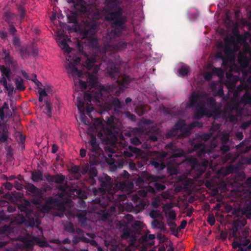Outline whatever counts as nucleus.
Returning <instances> with one entry per match:
<instances>
[{
  "instance_id": "15",
  "label": "nucleus",
  "mask_w": 251,
  "mask_h": 251,
  "mask_svg": "<svg viewBox=\"0 0 251 251\" xmlns=\"http://www.w3.org/2000/svg\"><path fill=\"white\" fill-rule=\"evenodd\" d=\"M172 205L170 203L165 204L163 207V210L165 215H167L168 218L172 220L176 219V212L172 209Z\"/></svg>"
},
{
  "instance_id": "13",
  "label": "nucleus",
  "mask_w": 251,
  "mask_h": 251,
  "mask_svg": "<svg viewBox=\"0 0 251 251\" xmlns=\"http://www.w3.org/2000/svg\"><path fill=\"white\" fill-rule=\"evenodd\" d=\"M166 154H162L161 157L158 159H153L150 161V164L153 166L157 171H161L166 167V165L164 162V158Z\"/></svg>"
},
{
  "instance_id": "40",
  "label": "nucleus",
  "mask_w": 251,
  "mask_h": 251,
  "mask_svg": "<svg viewBox=\"0 0 251 251\" xmlns=\"http://www.w3.org/2000/svg\"><path fill=\"white\" fill-rule=\"evenodd\" d=\"M5 145V149L6 151V157L10 160L13 158V149L11 146H8V144Z\"/></svg>"
},
{
  "instance_id": "34",
  "label": "nucleus",
  "mask_w": 251,
  "mask_h": 251,
  "mask_svg": "<svg viewBox=\"0 0 251 251\" xmlns=\"http://www.w3.org/2000/svg\"><path fill=\"white\" fill-rule=\"evenodd\" d=\"M78 14L75 12L70 11V14L67 15L68 23L75 24L77 23Z\"/></svg>"
},
{
  "instance_id": "8",
  "label": "nucleus",
  "mask_w": 251,
  "mask_h": 251,
  "mask_svg": "<svg viewBox=\"0 0 251 251\" xmlns=\"http://www.w3.org/2000/svg\"><path fill=\"white\" fill-rule=\"evenodd\" d=\"M18 208L22 212H23V214L27 218L26 222L28 226L31 227L36 226L37 228L41 229L39 228L41 220L38 217L34 218L33 217V210L32 209L30 208L27 205L23 204L20 205L18 206Z\"/></svg>"
},
{
  "instance_id": "48",
  "label": "nucleus",
  "mask_w": 251,
  "mask_h": 251,
  "mask_svg": "<svg viewBox=\"0 0 251 251\" xmlns=\"http://www.w3.org/2000/svg\"><path fill=\"white\" fill-rule=\"evenodd\" d=\"M45 113L46 114V115L49 117H51L52 107H51L50 104L48 101L46 102V107H45Z\"/></svg>"
},
{
  "instance_id": "35",
  "label": "nucleus",
  "mask_w": 251,
  "mask_h": 251,
  "mask_svg": "<svg viewBox=\"0 0 251 251\" xmlns=\"http://www.w3.org/2000/svg\"><path fill=\"white\" fill-rule=\"evenodd\" d=\"M239 104L236 102H231L226 106V109L229 111V113L234 114L236 110L238 107Z\"/></svg>"
},
{
  "instance_id": "5",
  "label": "nucleus",
  "mask_w": 251,
  "mask_h": 251,
  "mask_svg": "<svg viewBox=\"0 0 251 251\" xmlns=\"http://www.w3.org/2000/svg\"><path fill=\"white\" fill-rule=\"evenodd\" d=\"M194 150L197 151V156L201 159L206 157L209 156L210 157H213L214 159L216 158L215 155L211 156L212 152L207 150V146L204 143H198L194 145ZM204 160L201 164L196 163L192 167V169L195 171L198 176H201L206 170L209 164V160L204 158Z\"/></svg>"
},
{
  "instance_id": "38",
  "label": "nucleus",
  "mask_w": 251,
  "mask_h": 251,
  "mask_svg": "<svg viewBox=\"0 0 251 251\" xmlns=\"http://www.w3.org/2000/svg\"><path fill=\"white\" fill-rule=\"evenodd\" d=\"M112 106L115 108H121L122 107L121 102L119 99L117 98H112L111 100Z\"/></svg>"
},
{
  "instance_id": "54",
  "label": "nucleus",
  "mask_w": 251,
  "mask_h": 251,
  "mask_svg": "<svg viewBox=\"0 0 251 251\" xmlns=\"http://www.w3.org/2000/svg\"><path fill=\"white\" fill-rule=\"evenodd\" d=\"M179 131L175 127L171 129L167 133L168 137H175L177 135Z\"/></svg>"
},
{
  "instance_id": "3",
  "label": "nucleus",
  "mask_w": 251,
  "mask_h": 251,
  "mask_svg": "<svg viewBox=\"0 0 251 251\" xmlns=\"http://www.w3.org/2000/svg\"><path fill=\"white\" fill-rule=\"evenodd\" d=\"M115 84L116 82L113 84L108 86L107 88L102 86L99 90L92 91L90 93H84L83 99H80L79 97H77L76 99L77 106L80 112L83 113L85 111V101L90 102L92 100H94L99 103H102V101L106 99V98L108 97L110 93L116 97H119V96H116L115 92L111 91L110 89V87Z\"/></svg>"
},
{
  "instance_id": "22",
  "label": "nucleus",
  "mask_w": 251,
  "mask_h": 251,
  "mask_svg": "<svg viewBox=\"0 0 251 251\" xmlns=\"http://www.w3.org/2000/svg\"><path fill=\"white\" fill-rule=\"evenodd\" d=\"M243 190L245 191V197L251 198V177L248 178L244 183Z\"/></svg>"
},
{
  "instance_id": "16",
  "label": "nucleus",
  "mask_w": 251,
  "mask_h": 251,
  "mask_svg": "<svg viewBox=\"0 0 251 251\" xmlns=\"http://www.w3.org/2000/svg\"><path fill=\"white\" fill-rule=\"evenodd\" d=\"M152 185L157 191H161L166 188V186L164 183L162 182L161 178L157 176L152 177Z\"/></svg>"
},
{
  "instance_id": "45",
  "label": "nucleus",
  "mask_w": 251,
  "mask_h": 251,
  "mask_svg": "<svg viewBox=\"0 0 251 251\" xmlns=\"http://www.w3.org/2000/svg\"><path fill=\"white\" fill-rule=\"evenodd\" d=\"M65 230L69 233L73 234L75 233V226L71 223H69L65 226Z\"/></svg>"
},
{
  "instance_id": "43",
  "label": "nucleus",
  "mask_w": 251,
  "mask_h": 251,
  "mask_svg": "<svg viewBox=\"0 0 251 251\" xmlns=\"http://www.w3.org/2000/svg\"><path fill=\"white\" fill-rule=\"evenodd\" d=\"M185 125V122L184 120H179L175 124L174 127L177 129V130L181 131V130H184Z\"/></svg>"
},
{
  "instance_id": "2",
  "label": "nucleus",
  "mask_w": 251,
  "mask_h": 251,
  "mask_svg": "<svg viewBox=\"0 0 251 251\" xmlns=\"http://www.w3.org/2000/svg\"><path fill=\"white\" fill-rule=\"evenodd\" d=\"M109 22L111 23V29L103 36V41L105 55L108 54L110 56H102L101 60L108 63L107 73L111 78L116 80V84L110 87V90L115 92L116 96H120L127 88L128 84L131 81V78L127 75H122L119 67L116 65L117 58L119 57L116 52L125 50L127 47V43L125 41H120L116 43L114 42L117 37L121 35L126 28L127 21L124 22L121 26L114 24L115 21Z\"/></svg>"
},
{
  "instance_id": "7",
  "label": "nucleus",
  "mask_w": 251,
  "mask_h": 251,
  "mask_svg": "<svg viewBox=\"0 0 251 251\" xmlns=\"http://www.w3.org/2000/svg\"><path fill=\"white\" fill-rule=\"evenodd\" d=\"M60 45L62 46V49L67 52L66 60L69 62V68L73 72L76 74L78 76H80L82 73L81 72L77 69L76 65L80 62V57L77 56L72 52V50H73L69 46L65 39L61 40L60 42Z\"/></svg>"
},
{
  "instance_id": "60",
  "label": "nucleus",
  "mask_w": 251,
  "mask_h": 251,
  "mask_svg": "<svg viewBox=\"0 0 251 251\" xmlns=\"http://www.w3.org/2000/svg\"><path fill=\"white\" fill-rule=\"evenodd\" d=\"M9 54H10V50L4 48H3L2 49V53H0V55L1 56L2 59L5 57H7Z\"/></svg>"
},
{
  "instance_id": "11",
  "label": "nucleus",
  "mask_w": 251,
  "mask_h": 251,
  "mask_svg": "<svg viewBox=\"0 0 251 251\" xmlns=\"http://www.w3.org/2000/svg\"><path fill=\"white\" fill-rule=\"evenodd\" d=\"M96 62V56H93L87 57L86 60L83 62V66L88 71H92L93 73L97 74L99 70V67L95 65Z\"/></svg>"
},
{
  "instance_id": "64",
  "label": "nucleus",
  "mask_w": 251,
  "mask_h": 251,
  "mask_svg": "<svg viewBox=\"0 0 251 251\" xmlns=\"http://www.w3.org/2000/svg\"><path fill=\"white\" fill-rule=\"evenodd\" d=\"M52 208V206L49 204L48 202L46 201L44 205L43 206L42 209L44 212H49Z\"/></svg>"
},
{
  "instance_id": "6",
  "label": "nucleus",
  "mask_w": 251,
  "mask_h": 251,
  "mask_svg": "<svg viewBox=\"0 0 251 251\" xmlns=\"http://www.w3.org/2000/svg\"><path fill=\"white\" fill-rule=\"evenodd\" d=\"M207 97L205 93L200 91H194L191 93L189 99V106L190 107H196V111L194 117L200 119L204 115L205 113V102L204 99Z\"/></svg>"
},
{
  "instance_id": "18",
  "label": "nucleus",
  "mask_w": 251,
  "mask_h": 251,
  "mask_svg": "<svg viewBox=\"0 0 251 251\" xmlns=\"http://www.w3.org/2000/svg\"><path fill=\"white\" fill-rule=\"evenodd\" d=\"M108 135L110 136L111 140H110L108 137L103 139L106 145L112 143L113 141L117 140V135L118 132L115 131L114 129H109L107 131Z\"/></svg>"
},
{
  "instance_id": "1",
  "label": "nucleus",
  "mask_w": 251,
  "mask_h": 251,
  "mask_svg": "<svg viewBox=\"0 0 251 251\" xmlns=\"http://www.w3.org/2000/svg\"><path fill=\"white\" fill-rule=\"evenodd\" d=\"M88 144L89 148L87 146V148L93 154L92 156H90V164L86 163L82 166L80 173L82 175L88 174V176L86 177L84 180L86 184L92 187L90 190L92 191L93 195L99 196L92 201L93 208L95 209L96 212L102 215L104 218H107L109 214L106 212V210L108 202L111 200L106 195H113V180L106 174L98 176V173L95 166L99 164V161L95 157L100 154L101 150L95 135H91Z\"/></svg>"
},
{
  "instance_id": "12",
  "label": "nucleus",
  "mask_w": 251,
  "mask_h": 251,
  "mask_svg": "<svg viewBox=\"0 0 251 251\" xmlns=\"http://www.w3.org/2000/svg\"><path fill=\"white\" fill-rule=\"evenodd\" d=\"M97 32V25L96 23H93L90 27H85L82 30L81 32L86 38H92L96 34Z\"/></svg>"
},
{
  "instance_id": "53",
  "label": "nucleus",
  "mask_w": 251,
  "mask_h": 251,
  "mask_svg": "<svg viewBox=\"0 0 251 251\" xmlns=\"http://www.w3.org/2000/svg\"><path fill=\"white\" fill-rule=\"evenodd\" d=\"M105 150L108 153V155L109 157H112V156H114V154L115 153V147H105Z\"/></svg>"
},
{
  "instance_id": "39",
  "label": "nucleus",
  "mask_w": 251,
  "mask_h": 251,
  "mask_svg": "<svg viewBox=\"0 0 251 251\" xmlns=\"http://www.w3.org/2000/svg\"><path fill=\"white\" fill-rule=\"evenodd\" d=\"M88 43L93 48L95 49H99L98 40L96 38L92 37L89 38Z\"/></svg>"
},
{
  "instance_id": "21",
  "label": "nucleus",
  "mask_w": 251,
  "mask_h": 251,
  "mask_svg": "<svg viewBox=\"0 0 251 251\" xmlns=\"http://www.w3.org/2000/svg\"><path fill=\"white\" fill-rule=\"evenodd\" d=\"M240 103L245 105L251 104V93L249 90H246L240 100Z\"/></svg>"
},
{
  "instance_id": "47",
  "label": "nucleus",
  "mask_w": 251,
  "mask_h": 251,
  "mask_svg": "<svg viewBox=\"0 0 251 251\" xmlns=\"http://www.w3.org/2000/svg\"><path fill=\"white\" fill-rule=\"evenodd\" d=\"M243 243H240L238 242H234L232 244V247L234 249L239 248L237 251H246V249H244Z\"/></svg>"
},
{
  "instance_id": "20",
  "label": "nucleus",
  "mask_w": 251,
  "mask_h": 251,
  "mask_svg": "<svg viewBox=\"0 0 251 251\" xmlns=\"http://www.w3.org/2000/svg\"><path fill=\"white\" fill-rule=\"evenodd\" d=\"M242 213L248 219L251 218V200L246 202V204L242 209Z\"/></svg>"
},
{
  "instance_id": "50",
  "label": "nucleus",
  "mask_w": 251,
  "mask_h": 251,
  "mask_svg": "<svg viewBox=\"0 0 251 251\" xmlns=\"http://www.w3.org/2000/svg\"><path fill=\"white\" fill-rule=\"evenodd\" d=\"M49 204L51 205H56L58 204V201L56 198L53 197H49L46 201Z\"/></svg>"
},
{
  "instance_id": "44",
  "label": "nucleus",
  "mask_w": 251,
  "mask_h": 251,
  "mask_svg": "<svg viewBox=\"0 0 251 251\" xmlns=\"http://www.w3.org/2000/svg\"><path fill=\"white\" fill-rule=\"evenodd\" d=\"M178 73L181 76H184L188 75L189 72V67L187 66H182L178 69Z\"/></svg>"
},
{
  "instance_id": "58",
  "label": "nucleus",
  "mask_w": 251,
  "mask_h": 251,
  "mask_svg": "<svg viewBox=\"0 0 251 251\" xmlns=\"http://www.w3.org/2000/svg\"><path fill=\"white\" fill-rule=\"evenodd\" d=\"M202 123L199 121H194L190 124L191 129H193L195 127H202Z\"/></svg>"
},
{
  "instance_id": "28",
  "label": "nucleus",
  "mask_w": 251,
  "mask_h": 251,
  "mask_svg": "<svg viewBox=\"0 0 251 251\" xmlns=\"http://www.w3.org/2000/svg\"><path fill=\"white\" fill-rule=\"evenodd\" d=\"M3 60L6 66L15 67L17 65L16 60L14 59L13 56L9 54L7 57L3 58Z\"/></svg>"
},
{
  "instance_id": "36",
  "label": "nucleus",
  "mask_w": 251,
  "mask_h": 251,
  "mask_svg": "<svg viewBox=\"0 0 251 251\" xmlns=\"http://www.w3.org/2000/svg\"><path fill=\"white\" fill-rule=\"evenodd\" d=\"M225 46H231L232 45H234V47L236 50H238V47L235 43L234 39L233 37H226L225 40Z\"/></svg>"
},
{
  "instance_id": "25",
  "label": "nucleus",
  "mask_w": 251,
  "mask_h": 251,
  "mask_svg": "<svg viewBox=\"0 0 251 251\" xmlns=\"http://www.w3.org/2000/svg\"><path fill=\"white\" fill-rule=\"evenodd\" d=\"M21 3L22 4H16L17 9L19 12V16L20 18L21 22H22L23 21V19L25 17V14L26 12V9L24 6V5L25 4V3L24 1H21Z\"/></svg>"
},
{
  "instance_id": "32",
  "label": "nucleus",
  "mask_w": 251,
  "mask_h": 251,
  "mask_svg": "<svg viewBox=\"0 0 251 251\" xmlns=\"http://www.w3.org/2000/svg\"><path fill=\"white\" fill-rule=\"evenodd\" d=\"M121 118L123 119H127L131 122H135L136 120V116L129 111L122 112L121 113Z\"/></svg>"
},
{
  "instance_id": "26",
  "label": "nucleus",
  "mask_w": 251,
  "mask_h": 251,
  "mask_svg": "<svg viewBox=\"0 0 251 251\" xmlns=\"http://www.w3.org/2000/svg\"><path fill=\"white\" fill-rule=\"evenodd\" d=\"M16 88L19 91H24L26 87L24 84V79L21 76H18L14 80Z\"/></svg>"
},
{
  "instance_id": "9",
  "label": "nucleus",
  "mask_w": 251,
  "mask_h": 251,
  "mask_svg": "<svg viewBox=\"0 0 251 251\" xmlns=\"http://www.w3.org/2000/svg\"><path fill=\"white\" fill-rule=\"evenodd\" d=\"M141 153V150L136 147L131 146H125L124 149L121 151V155L125 158L133 156V155H139Z\"/></svg>"
},
{
  "instance_id": "59",
  "label": "nucleus",
  "mask_w": 251,
  "mask_h": 251,
  "mask_svg": "<svg viewBox=\"0 0 251 251\" xmlns=\"http://www.w3.org/2000/svg\"><path fill=\"white\" fill-rule=\"evenodd\" d=\"M207 223L211 226H213L215 223V218L213 215L209 214L207 219Z\"/></svg>"
},
{
  "instance_id": "10",
  "label": "nucleus",
  "mask_w": 251,
  "mask_h": 251,
  "mask_svg": "<svg viewBox=\"0 0 251 251\" xmlns=\"http://www.w3.org/2000/svg\"><path fill=\"white\" fill-rule=\"evenodd\" d=\"M74 4V9L80 14H85L88 11L86 3L83 0H70Z\"/></svg>"
},
{
  "instance_id": "33",
  "label": "nucleus",
  "mask_w": 251,
  "mask_h": 251,
  "mask_svg": "<svg viewBox=\"0 0 251 251\" xmlns=\"http://www.w3.org/2000/svg\"><path fill=\"white\" fill-rule=\"evenodd\" d=\"M227 83L230 84H235L238 80L239 77L237 75H234L230 73H227L226 75Z\"/></svg>"
},
{
  "instance_id": "52",
  "label": "nucleus",
  "mask_w": 251,
  "mask_h": 251,
  "mask_svg": "<svg viewBox=\"0 0 251 251\" xmlns=\"http://www.w3.org/2000/svg\"><path fill=\"white\" fill-rule=\"evenodd\" d=\"M4 17L5 22H8L13 18L14 14L10 12L6 11L4 13Z\"/></svg>"
},
{
  "instance_id": "63",
  "label": "nucleus",
  "mask_w": 251,
  "mask_h": 251,
  "mask_svg": "<svg viewBox=\"0 0 251 251\" xmlns=\"http://www.w3.org/2000/svg\"><path fill=\"white\" fill-rule=\"evenodd\" d=\"M211 133H203L201 135L200 137L202 140L206 142L211 138Z\"/></svg>"
},
{
  "instance_id": "51",
  "label": "nucleus",
  "mask_w": 251,
  "mask_h": 251,
  "mask_svg": "<svg viewBox=\"0 0 251 251\" xmlns=\"http://www.w3.org/2000/svg\"><path fill=\"white\" fill-rule=\"evenodd\" d=\"M150 216L151 218L155 219L162 217L161 214L156 210H152L150 213Z\"/></svg>"
},
{
  "instance_id": "30",
  "label": "nucleus",
  "mask_w": 251,
  "mask_h": 251,
  "mask_svg": "<svg viewBox=\"0 0 251 251\" xmlns=\"http://www.w3.org/2000/svg\"><path fill=\"white\" fill-rule=\"evenodd\" d=\"M0 71L2 76H6L7 78L11 77L12 73L11 69L8 66L0 65Z\"/></svg>"
},
{
  "instance_id": "55",
  "label": "nucleus",
  "mask_w": 251,
  "mask_h": 251,
  "mask_svg": "<svg viewBox=\"0 0 251 251\" xmlns=\"http://www.w3.org/2000/svg\"><path fill=\"white\" fill-rule=\"evenodd\" d=\"M130 143L134 146H138L141 144V142L139 138L137 137H134L130 139Z\"/></svg>"
},
{
  "instance_id": "42",
  "label": "nucleus",
  "mask_w": 251,
  "mask_h": 251,
  "mask_svg": "<svg viewBox=\"0 0 251 251\" xmlns=\"http://www.w3.org/2000/svg\"><path fill=\"white\" fill-rule=\"evenodd\" d=\"M78 221L82 226H85L87 225V218L85 215H77Z\"/></svg>"
},
{
  "instance_id": "61",
  "label": "nucleus",
  "mask_w": 251,
  "mask_h": 251,
  "mask_svg": "<svg viewBox=\"0 0 251 251\" xmlns=\"http://www.w3.org/2000/svg\"><path fill=\"white\" fill-rule=\"evenodd\" d=\"M184 128H185L184 129V130H181L180 132L182 133V134L183 136H185L188 135L190 133L191 130H192V129H191L190 125H189V126H187L185 125Z\"/></svg>"
},
{
  "instance_id": "23",
  "label": "nucleus",
  "mask_w": 251,
  "mask_h": 251,
  "mask_svg": "<svg viewBox=\"0 0 251 251\" xmlns=\"http://www.w3.org/2000/svg\"><path fill=\"white\" fill-rule=\"evenodd\" d=\"M9 132L6 127H3L1 130V133L0 135V143H4V145L8 144V139H9Z\"/></svg>"
},
{
  "instance_id": "14",
  "label": "nucleus",
  "mask_w": 251,
  "mask_h": 251,
  "mask_svg": "<svg viewBox=\"0 0 251 251\" xmlns=\"http://www.w3.org/2000/svg\"><path fill=\"white\" fill-rule=\"evenodd\" d=\"M81 72V75L80 76H78L76 74L73 72L72 71V73H73V75L74 77H77L79 78H83L85 75L87 77V82H90L91 84L93 86L94 85L97 81V78L96 76L93 75L91 74L90 73H87L86 74H84L82 71L79 70Z\"/></svg>"
},
{
  "instance_id": "56",
  "label": "nucleus",
  "mask_w": 251,
  "mask_h": 251,
  "mask_svg": "<svg viewBox=\"0 0 251 251\" xmlns=\"http://www.w3.org/2000/svg\"><path fill=\"white\" fill-rule=\"evenodd\" d=\"M17 29L13 25H9V33L12 37L16 35Z\"/></svg>"
},
{
  "instance_id": "27",
  "label": "nucleus",
  "mask_w": 251,
  "mask_h": 251,
  "mask_svg": "<svg viewBox=\"0 0 251 251\" xmlns=\"http://www.w3.org/2000/svg\"><path fill=\"white\" fill-rule=\"evenodd\" d=\"M151 226L153 228H158L163 231H166V225L161 221L154 219L151 222Z\"/></svg>"
},
{
  "instance_id": "37",
  "label": "nucleus",
  "mask_w": 251,
  "mask_h": 251,
  "mask_svg": "<svg viewBox=\"0 0 251 251\" xmlns=\"http://www.w3.org/2000/svg\"><path fill=\"white\" fill-rule=\"evenodd\" d=\"M123 161L118 159L117 161H114L113 163L110 165V169L112 171H114L118 167L120 168H122L123 167Z\"/></svg>"
},
{
  "instance_id": "19",
  "label": "nucleus",
  "mask_w": 251,
  "mask_h": 251,
  "mask_svg": "<svg viewBox=\"0 0 251 251\" xmlns=\"http://www.w3.org/2000/svg\"><path fill=\"white\" fill-rule=\"evenodd\" d=\"M155 176L150 174L147 172H142L138 177V181L140 182H144L147 181H152V177H154Z\"/></svg>"
},
{
  "instance_id": "57",
  "label": "nucleus",
  "mask_w": 251,
  "mask_h": 251,
  "mask_svg": "<svg viewBox=\"0 0 251 251\" xmlns=\"http://www.w3.org/2000/svg\"><path fill=\"white\" fill-rule=\"evenodd\" d=\"M12 37L13 45L17 47H19L21 46V42L19 37L17 35L13 36Z\"/></svg>"
},
{
  "instance_id": "29",
  "label": "nucleus",
  "mask_w": 251,
  "mask_h": 251,
  "mask_svg": "<svg viewBox=\"0 0 251 251\" xmlns=\"http://www.w3.org/2000/svg\"><path fill=\"white\" fill-rule=\"evenodd\" d=\"M158 140L157 136L155 134H151L149 135L148 139H147L146 143L145 144V148L149 149L151 148V145L150 143L151 142H155Z\"/></svg>"
},
{
  "instance_id": "31",
  "label": "nucleus",
  "mask_w": 251,
  "mask_h": 251,
  "mask_svg": "<svg viewBox=\"0 0 251 251\" xmlns=\"http://www.w3.org/2000/svg\"><path fill=\"white\" fill-rule=\"evenodd\" d=\"M31 179L34 182L43 180V173L39 171L33 172L31 174Z\"/></svg>"
},
{
  "instance_id": "24",
  "label": "nucleus",
  "mask_w": 251,
  "mask_h": 251,
  "mask_svg": "<svg viewBox=\"0 0 251 251\" xmlns=\"http://www.w3.org/2000/svg\"><path fill=\"white\" fill-rule=\"evenodd\" d=\"M39 240L38 237H33L32 239H25L24 241V243L26 249L32 250L35 244L34 242H39Z\"/></svg>"
},
{
  "instance_id": "62",
  "label": "nucleus",
  "mask_w": 251,
  "mask_h": 251,
  "mask_svg": "<svg viewBox=\"0 0 251 251\" xmlns=\"http://www.w3.org/2000/svg\"><path fill=\"white\" fill-rule=\"evenodd\" d=\"M87 81H85L79 79V85L82 91H84L87 89Z\"/></svg>"
},
{
  "instance_id": "41",
  "label": "nucleus",
  "mask_w": 251,
  "mask_h": 251,
  "mask_svg": "<svg viewBox=\"0 0 251 251\" xmlns=\"http://www.w3.org/2000/svg\"><path fill=\"white\" fill-rule=\"evenodd\" d=\"M65 179V177L61 174L54 175V182L56 184L63 183Z\"/></svg>"
},
{
  "instance_id": "17",
  "label": "nucleus",
  "mask_w": 251,
  "mask_h": 251,
  "mask_svg": "<svg viewBox=\"0 0 251 251\" xmlns=\"http://www.w3.org/2000/svg\"><path fill=\"white\" fill-rule=\"evenodd\" d=\"M25 189L32 194L33 196L37 198L42 197L41 191L32 183H28L25 187Z\"/></svg>"
},
{
  "instance_id": "4",
  "label": "nucleus",
  "mask_w": 251,
  "mask_h": 251,
  "mask_svg": "<svg viewBox=\"0 0 251 251\" xmlns=\"http://www.w3.org/2000/svg\"><path fill=\"white\" fill-rule=\"evenodd\" d=\"M105 2L104 10L107 13L105 19L107 21H115L114 24L121 26L127 21L126 15L124 14V9L119 5V0H106Z\"/></svg>"
},
{
  "instance_id": "46",
  "label": "nucleus",
  "mask_w": 251,
  "mask_h": 251,
  "mask_svg": "<svg viewBox=\"0 0 251 251\" xmlns=\"http://www.w3.org/2000/svg\"><path fill=\"white\" fill-rule=\"evenodd\" d=\"M20 53L23 58H27L30 55V50L27 48H21L20 50Z\"/></svg>"
},
{
  "instance_id": "49",
  "label": "nucleus",
  "mask_w": 251,
  "mask_h": 251,
  "mask_svg": "<svg viewBox=\"0 0 251 251\" xmlns=\"http://www.w3.org/2000/svg\"><path fill=\"white\" fill-rule=\"evenodd\" d=\"M75 192L77 197L81 199H86L87 198L85 192L81 189H75Z\"/></svg>"
}]
</instances>
